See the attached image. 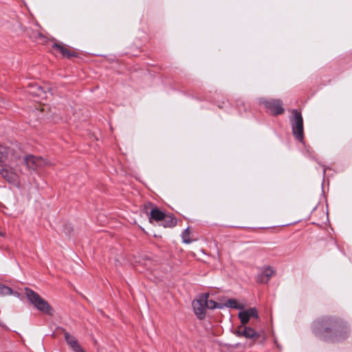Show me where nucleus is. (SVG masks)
I'll use <instances>...</instances> for the list:
<instances>
[{"mask_svg": "<svg viewBox=\"0 0 352 352\" xmlns=\"http://www.w3.org/2000/svg\"><path fill=\"white\" fill-rule=\"evenodd\" d=\"M291 125L294 138L300 142L304 141L303 119L301 112L297 109L292 111Z\"/></svg>", "mask_w": 352, "mask_h": 352, "instance_id": "7ed1b4c3", "label": "nucleus"}, {"mask_svg": "<svg viewBox=\"0 0 352 352\" xmlns=\"http://www.w3.org/2000/svg\"><path fill=\"white\" fill-rule=\"evenodd\" d=\"M182 238L184 243L189 244L192 240L190 237V231L189 228L185 229L182 233Z\"/></svg>", "mask_w": 352, "mask_h": 352, "instance_id": "dca6fc26", "label": "nucleus"}, {"mask_svg": "<svg viewBox=\"0 0 352 352\" xmlns=\"http://www.w3.org/2000/svg\"><path fill=\"white\" fill-rule=\"evenodd\" d=\"M233 333L237 337H244L247 339L256 340L260 337V333L253 328L247 326H239Z\"/></svg>", "mask_w": 352, "mask_h": 352, "instance_id": "39448f33", "label": "nucleus"}, {"mask_svg": "<svg viewBox=\"0 0 352 352\" xmlns=\"http://www.w3.org/2000/svg\"><path fill=\"white\" fill-rule=\"evenodd\" d=\"M239 318L241 323L240 326H245L249 322L250 317L248 314V311H246L245 310H243L239 313Z\"/></svg>", "mask_w": 352, "mask_h": 352, "instance_id": "ddd939ff", "label": "nucleus"}, {"mask_svg": "<svg viewBox=\"0 0 352 352\" xmlns=\"http://www.w3.org/2000/svg\"><path fill=\"white\" fill-rule=\"evenodd\" d=\"M163 226L165 228H173L177 225V219L172 216H167L165 214V219H163Z\"/></svg>", "mask_w": 352, "mask_h": 352, "instance_id": "f8f14e48", "label": "nucleus"}, {"mask_svg": "<svg viewBox=\"0 0 352 352\" xmlns=\"http://www.w3.org/2000/svg\"><path fill=\"white\" fill-rule=\"evenodd\" d=\"M74 229L71 224H65L63 227V232L65 233V234L70 236L73 232Z\"/></svg>", "mask_w": 352, "mask_h": 352, "instance_id": "b1692460", "label": "nucleus"}, {"mask_svg": "<svg viewBox=\"0 0 352 352\" xmlns=\"http://www.w3.org/2000/svg\"><path fill=\"white\" fill-rule=\"evenodd\" d=\"M1 174L8 182H12L16 179V174L7 168H2Z\"/></svg>", "mask_w": 352, "mask_h": 352, "instance_id": "9b49d317", "label": "nucleus"}, {"mask_svg": "<svg viewBox=\"0 0 352 352\" xmlns=\"http://www.w3.org/2000/svg\"><path fill=\"white\" fill-rule=\"evenodd\" d=\"M225 305L227 307L234 308V309H240L242 308L241 306L238 305V302H237L236 300H235V299L228 300L226 302Z\"/></svg>", "mask_w": 352, "mask_h": 352, "instance_id": "a211bd4d", "label": "nucleus"}, {"mask_svg": "<svg viewBox=\"0 0 352 352\" xmlns=\"http://www.w3.org/2000/svg\"><path fill=\"white\" fill-rule=\"evenodd\" d=\"M265 107L270 111L272 115L277 116L282 114L284 112V108L283 107V102L280 100L272 99V100H264L261 102Z\"/></svg>", "mask_w": 352, "mask_h": 352, "instance_id": "423d86ee", "label": "nucleus"}, {"mask_svg": "<svg viewBox=\"0 0 352 352\" xmlns=\"http://www.w3.org/2000/svg\"><path fill=\"white\" fill-rule=\"evenodd\" d=\"M209 298L208 294H202L192 302V307L199 319H204L206 314V299Z\"/></svg>", "mask_w": 352, "mask_h": 352, "instance_id": "20e7f679", "label": "nucleus"}, {"mask_svg": "<svg viewBox=\"0 0 352 352\" xmlns=\"http://www.w3.org/2000/svg\"><path fill=\"white\" fill-rule=\"evenodd\" d=\"M312 331L320 340L330 343H338L346 340L350 329L343 319L337 316H324L312 323Z\"/></svg>", "mask_w": 352, "mask_h": 352, "instance_id": "f257e3e1", "label": "nucleus"}, {"mask_svg": "<svg viewBox=\"0 0 352 352\" xmlns=\"http://www.w3.org/2000/svg\"><path fill=\"white\" fill-rule=\"evenodd\" d=\"M206 309H216V308H222L223 306L221 305H219L217 302H215L214 300H208L206 299Z\"/></svg>", "mask_w": 352, "mask_h": 352, "instance_id": "f3484780", "label": "nucleus"}, {"mask_svg": "<svg viewBox=\"0 0 352 352\" xmlns=\"http://www.w3.org/2000/svg\"><path fill=\"white\" fill-rule=\"evenodd\" d=\"M26 91L33 96L39 98L43 97L45 94L43 87L36 83H30L27 87Z\"/></svg>", "mask_w": 352, "mask_h": 352, "instance_id": "1a4fd4ad", "label": "nucleus"}, {"mask_svg": "<svg viewBox=\"0 0 352 352\" xmlns=\"http://www.w3.org/2000/svg\"><path fill=\"white\" fill-rule=\"evenodd\" d=\"M24 162L30 170H36L46 164V161L41 157L33 155H27L24 157Z\"/></svg>", "mask_w": 352, "mask_h": 352, "instance_id": "0eeeda50", "label": "nucleus"}, {"mask_svg": "<svg viewBox=\"0 0 352 352\" xmlns=\"http://www.w3.org/2000/svg\"><path fill=\"white\" fill-rule=\"evenodd\" d=\"M12 294V289L6 285L0 284V294L9 295Z\"/></svg>", "mask_w": 352, "mask_h": 352, "instance_id": "6ab92c4d", "label": "nucleus"}, {"mask_svg": "<svg viewBox=\"0 0 352 352\" xmlns=\"http://www.w3.org/2000/svg\"><path fill=\"white\" fill-rule=\"evenodd\" d=\"M8 155V148L2 144H0V163L4 162Z\"/></svg>", "mask_w": 352, "mask_h": 352, "instance_id": "4468645a", "label": "nucleus"}, {"mask_svg": "<svg viewBox=\"0 0 352 352\" xmlns=\"http://www.w3.org/2000/svg\"><path fill=\"white\" fill-rule=\"evenodd\" d=\"M263 272L264 273L266 279H267V282L275 274L274 270L270 266L268 265L263 267Z\"/></svg>", "mask_w": 352, "mask_h": 352, "instance_id": "2eb2a0df", "label": "nucleus"}, {"mask_svg": "<svg viewBox=\"0 0 352 352\" xmlns=\"http://www.w3.org/2000/svg\"><path fill=\"white\" fill-rule=\"evenodd\" d=\"M25 295L30 302L38 311L50 316L53 315L54 309L38 293L29 287L24 289Z\"/></svg>", "mask_w": 352, "mask_h": 352, "instance_id": "f03ea898", "label": "nucleus"}, {"mask_svg": "<svg viewBox=\"0 0 352 352\" xmlns=\"http://www.w3.org/2000/svg\"><path fill=\"white\" fill-rule=\"evenodd\" d=\"M256 280L258 283H267V279H266V277L263 272L258 274L256 278Z\"/></svg>", "mask_w": 352, "mask_h": 352, "instance_id": "5701e85b", "label": "nucleus"}, {"mask_svg": "<svg viewBox=\"0 0 352 352\" xmlns=\"http://www.w3.org/2000/svg\"><path fill=\"white\" fill-rule=\"evenodd\" d=\"M74 352H85L81 346L78 344V340L69 345Z\"/></svg>", "mask_w": 352, "mask_h": 352, "instance_id": "412c9836", "label": "nucleus"}, {"mask_svg": "<svg viewBox=\"0 0 352 352\" xmlns=\"http://www.w3.org/2000/svg\"><path fill=\"white\" fill-rule=\"evenodd\" d=\"M38 36H39L40 37H43V38H44V36H43L41 33H38Z\"/></svg>", "mask_w": 352, "mask_h": 352, "instance_id": "393cba45", "label": "nucleus"}, {"mask_svg": "<svg viewBox=\"0 0 352 352\" xmlns=\"http://www.w3.org/2000/svg\"><path fill=\"white\" fill-rule=\"evenodd\" d=\"M65 340L69 345L72 344L77 340L72 335H70L68 332H65L64 333Z\"/></svg>", "mask_w": 352, "mask_h": 352, "instance_id": "aec40b11", "label": "nucleus"}, {"mask_svg": "<svg viewBox=\"0 0 352 352\" xmlns=\"http://www.w3.org/2000/svg\"><path fill=\"white\" fill-rule=\"evenodd\" d=\"M151 219L160 221L165 219V213L157 208H154L151 211Z\"/></svg>", "mask_w": 352, "mask_h": 352, "instance_id": "9d476101", "label": "nucleus"}, {"mask_svg": "<svg viewBox=\"0 0 352 352\" xmlns=\"http://www.w3.org/2000/svg\"><path fill=\"white\" fill-rule=\"evenodd\" d=\"M245 311H248L250 318L251 317L255 318H258V311L256 308H250Z\"/></svg>", "mask_w": 352, "mask_h": 352, "instance_id": "4be33fe9", "label": "nucleus"}, {"mask_svg": "<svg viewBox=\"0 0 352 352\" xmlns=\"http://www.w3.org/2000/svg\"><path fill=\"white\" fill-rule=\"evenodd\" d=\"M52 49L55 52L60 53L64 58H71L72 57L78 56V53L76 52L67 48L62 43H53Z\"/></svg>", "mask_w": 352, "mask_h": 352, "instance_id": "6e6552de", "label": "nucleus"}]
</instances>
